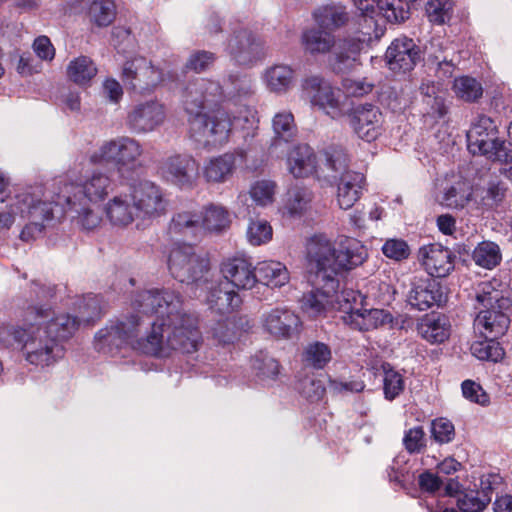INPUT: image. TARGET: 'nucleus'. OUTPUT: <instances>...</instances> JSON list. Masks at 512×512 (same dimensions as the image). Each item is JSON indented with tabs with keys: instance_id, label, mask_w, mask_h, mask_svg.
<instances>
[{
	"instance_id": "obj_54",
	"label": "nucleus",
	"mask_w": 512,
	"mask_h": 512,
	"mask_svg": "<svg viewBox=\"0 0 512 512\" xmlns=\"http://www.w3.org/2000/svg\"><path fill=\"white\" fill-rule=\"evenodd\" d=\"M453 7L452 0H428L425 10L430 22L442 25L451 19Z\"/></svg>"
},
{
	"instance_id": "obj_14",
	"label": "nucleus",
	"mask_w": 512,
	"mask_h": 512,
	"mask_svg": "<svg viewBox=\"0 0 512 512\" xmlns=\"http://www.w3.org/2000/svg\"><path fill=\"white\" fill-rule=\"evenodd\" d=\"M137 209L139 220L151 222L166 213L168 200L163 189L154 182L145 180L129 188Z\"/></svg>"
},
{
	"instance_id": "obj_60",
	"label": "nucleus",
	"mask_w": 512,
	"mask_h": 512,
	"mask_svg": "<svg viewBox=\"0 0 512 512\" xmlns=\"http://www.w3.org/2000/svg\"><path fill=\"white\" fill-rule=\"evenodd\" d=\"M431 435L438 444H447L455 437L454 425L446 418L434 419L431 423Z\"/></svg>"
},
{
	"instance_id": "obj_30",
	"label": "nucleus",
	"mask_w": 512,
	"mask_h": 512,
	"mask_svg": "<svg viewBox=\"0 0 512 512\" xmlns=\"http://www.w3.org/2000/svg\"><path fill=\"white\" fill-rule=\"evenodd\" d=\"M418 334L426 341L435 344L443 343L450 336L451 325L443 315H427L417 325Z\"/></svg>"
},
{
	"instance_id": "obj_18",
	"label": "nucleus",
	"mask_w": 512,
	"mask_h": 512,
	"mask_svg": "<svg viewBox=\"0 0 512 512\" xmlns=\"http://www.w3.org/2000/svg\"><path fill=\"white\" fill-rule=\"evenodd\" d=\"M386 64L393 72L411 71L420 60L419 47L407 37L395 39L385 53Z\"/></svg>"
},
{
	"instance_id": "obj_45",
	"label": "nucleus",
	"mask_w": 512,
	"mask_h": 512,
	"mask_svg": "<svg viewBox=\"0 0 512 512\" xmlns=\"http://www.w3.org/2000/svg\"><path fill=\"white\" fill-rule=\"evenodd\" d=\"M232 133L240 131L245 141L253 138L258 129L256 112L248 106H242L237 115L231 116Z\"/></svg>"
},
{
	"instance_id": "obj_29",
	"label": "nucleus",
	"mask_w": 512,
	"mask_h": 512,
	"mask_svg": "<svg viewBox=\"0 0 512 512\" xmlns=\"http://www.w3.org/2000/svg\"><path fill=\"white\" fill-rule=\"evenodd\" d=\"M313 19L317 26L331 33L346 26L350 16L346 7L341 4H327L318 7L313 12Z\"/></svg>"
},
{
	"instance_id": "obj_8",
	"label": "nucleus",
	"mask_w": 512,
	"mask_h": 512,
	"mask_svg": "<svg viewBox=\"0 0 512 512\" xmlns=\"http://www.w3.org/2000/svg\"><path fill=\"white\" fill-rule=\"evenodd\" d=\"M469 151L501 163L512 162V150L498 137V128L488 116L480 115L467 132Z\"/></svg>"
},
{
	"instance_id": "obj_38",
	"label": "nucleus",
	"mask_w": 512,
	"mask_h": 512,
	"mask_svg": "<svg viewBox=\"0 0 512 512\" xmlns=\"http://www.w3.org/2000/svg\"><path fill=\"white\" fill-rule=\"evenodd\" d=\"M230 55L240 64L252 62L256 45L247 30L238 31L228 42Z\"/></svg>"
},
{
	"instance_id": "obj_51",
	"label": "nucleus",
	"mask_w": 512,
	"mask_h": 512,
	"mask_svg": "<svg viewBox=\"0 0 512 512\" xmlns=\"http://www.w3.org/2000/svg\"><path fill=\"white\" fill-rule=\"evenodd\" d=\"M272 127L276 135L273 145H276L279 139L289 141L297 132L294 116L290 111H281L275 114L272 119Z\"/></svg>"
},
{
	"instance_id": "obj_9",
	"label": "nucleus",
	"mask_w": 512,
	"mask_h": 512,
	"mask_svg": "<svg viewBox=\"0 0 512 512\" xmlns=\"http://www.w3.org/2000/svg\"><path fill=\"white\" fill-rule=\"evenodd\" d=\"M168 269L178 281L186 284L197 283L209 271V260L187 243H175L168 254Z\"/></svg>"
},
{
	"instance_id": "obj_61",
	"label": "nucleus",
	"mask_w": 512,
	"mask_h": 512,
	"mask_svg": "<svg viewBox=\"0 0 512 512\" xmlns=\"http://www.w3.org/2000/svg\"><path fill=\"white\" fill-rule=\"evenodd\" d=\"M423 427L416 426L407 430L403 437V445L409 454L421 453L426 448V437Z\"/></svg>"
},
{
	"instance_id": "obj_21",
	"label": "nucleus",
	"mask_w": 512,
	"mask_h": 512,
	"mask_svg": "<svg viewBox=\"0 0 512 512\" xmlns=\"http://www.w3.org/2000/svg\"><path fill=\"white\" fill-rule=\"evenodd\" d=\"M107 220L115 227H128L134 221L139 220V215L134 204L130 190L121 192L110 198L104 205Z\"/></svg>"
},
{
	"instance_id": "obj_31",
	"label": "nucleus",
	"mask_w": 512,
	"mask_h": 512,
	"mask_svg": "<svg viewBox=\"0 0 512 512\" xmlns=\"http://www.w3.org/2000/svg\"><path fill=\"white\" fill-rule=\"evenodd\" d=\"M294 79V70L286 64L268 67L262 75L267 90L278 95L286 93L292 87Z\"/></svg>"
},
{
	"instance_id": "obj_10",
	"label": "nucleus",
	"mask_w": 512,
	"mask_h": 512,
	"mask_svg": "<svg viewBox=\"0 0 512 512\" xmlns=\"http://www.w3.org/2000/svg\"><path fill=\"white\" fill-rule=\"evenodd\" d=\"M302 92L311 106L321 110L332 119H339L346 113V102L341 90L334 87L321 75H311L302 82Z\"/></svg>"
},
{
	"instance_id": "obj_44",
	"label": "nucleus",
	"mask_w": 512,
	"mask_h": 512,
	"mask_svg": "<svg viewBox=\"0 0 512 512\" xmlns=\"http://www.w3.org/2000/svg\"><path fill=\"white\" fill-rule=\"evenodd\" d=\"M375 13L390 23H400L409 18V5L406 0H377Z\"/></svg>"
},
{
	"instance_id": "obj_46",
	"label": "nucleus",
	"mask_w": 512,
	"mask_h": 512,
	"mask_svg": "<svg viewBox=\"0 0 512 512\" xmlns=\"http://www.w3.org/2000/svg\"><path fill=\"white\" fill-rule=\"evenodd\" d=\"M312 199L311 190L305 187H295L289 190L284 209L292 217L301 216L310 208Z\"/></svg>"
},
{
	"instance_id": "obj_28",
	"label": "nucleus",
	"mask_w": 512,
	"mask_h": 512,
	"mask_svg": "<svg viewBox=\"0 0 512 512\" xmlns=\"http://www.w3.org/2000/svg\"><path fill=\"white\" fill-rule=\"evenodd\" d=\"M235 168V156L231 153H225L206 161L202 168V174L206 182L220 184L232 177Z\"/></svg>"
},
{
	"instance_id": "obj_48",
	"label": "nucleus",
	"mask_w": 512,
	"mask_h": 512,
	"mask_svg": "<svg viewBox=\"0 0 512 512\" xmlns=\"http://www.w3.org/2000/svg\"><path fill=\"white\" fill-rule=\"evenodd\" d=\"M471 345L472 354L480 360L497 362L504 356V350L496 341L498 337H481Z\"/></svg>"
},
{
	"instance_id": "obj_20",
	"label": "nucleus",
	"mask_w": 512,
	"mask_h": 512,
	"mask_svg": "<svg viewBox=\"0 0 512 512\" xmlns=\"http://www.w3.org/2000/svg\"><path fill=\"white\" fill-rule=\"evenodd\" d=\"M445 295L439 282L430 278H415L407 295V302L419 311L440 306Z\"/></svg>"
},
{
	"instance_id": "obj_27",
	"label": "nucleus",
	"mask_w": 512,
	"mask_h": 512,
	"mask_svg": "<svg viewBox=\"0 0 512 512\" xmlns=\"http://www.w3.org/2000/svg\"><path fill=\"white\" fill-rule=\"evenodd\" d=\"M206 302L210 309L220 314H226L238 309L242 303V299L228 282L221 281L217 286L211 288L207 295Z\"/></svg>"
},
{
	"instance_id": "obj_25",
	"label": "nucleus",
	"mask_w": 512,
	"mask_h": 512,
	"mask_svg": "<svg viewBox=\"0 0 512 512\" xmlns=\"http://www.w3.org/2000/svg\"><path fill=\"white\" fill-rule=\"evenodd\" d=\"M286 165L293 177H308L316 171V154L307 144L294 145L287 154Z\"/></svg>"
},
{
	"instance_id": "obj_39",
	"label": "nucleus",
	"mask_w": 512,
	"mask_h": 512,
	"mask_svg": "<svg viewBox=\"0 0 512 512\" xmlns=\"http://www.w3.org/2000/svg\"><path fill=\"white\" fill-rule=\"evenodd\" d=\"M301 360L306 367L324 369L332 360L331 347L321 341L310 342L304 347Z\"/></svg>"
},
{
	"instance_id": "obj_40",
	"label": "nucleus",
	"mask_w": 512,
	"mask_h": 512,
	"mask_svg": "<svg viewBox=\"0 0 512 512\" xmlns=\"http://www.w3.org/2000/svg\"><path fill=\"white\" fill-rule=\"evenodd\" d=\"M201 229L209 232L224 231L230 225V215L227 209L221 205L210 204L199 213Z\"/></svg>"
},
{
	"instance_id": "obj_50",
	"label": "nucleus",
	"mask_w": 512,
	"mask_h": 512,
	"mask_svg": "<svg viewBox=\"0 0 512 512\" xmlns=\"http://www.w3.org/2000/svg\"><path fill=\"white\" fill-rule=\"evenodd\" d=\"M277 184L273 180H257L250 186L249 194L254 203L266 207L274 202Z\"/></svg>"
},
{
	"instance_id": "obj_15",
	"label": "nucleus",
	"mask_w": 512,
	"mask_h": 512,
	"mask_svg": "<svg viewBox=\"0 0 512 512\" xmlns=\"http://www.w3.org/2000/svg\"><path fill=\"white\" fill-rule=\"evenodd\" d=\"M261 326L264 332L276 339H291L300 333L302 322L290 308L277 306L262 314Z\"/></svg>"
},
{
	"instance_id": "obj_34",
	"label": "nucleus",
	"mask_w": 512,
	"mask_h": 512,
	"mask_svg": "<svg viewBox=\"0 0 512 512\" xmlns=\"http://www.w3.org/2000/svg\"><path fill=\"white\" fill-rule=\"evenodd\" d=\"M221 101L226 100L237 104L238 102L250 97L255 92L253 79L248 75L231 74L228 82L223 89L221 87Z\"/></svg>"
},
{
	"instance_id": "obj_24",
	"label": "nucleus",
	"mask_w": 512,
	"mask_h": 512,
	"mask_svg": "<svg viewBox=\"0 0 512 512\" xmlns=\"http://www.w3.org/2000/svg\"><path fill=\"white\" fill-rule=\"evenodd\" d=\"M509 317L499 308L482 309L474 319V333L479 337H500L509 327Z\"/></svg>"
},
{
	"instance_id": "obj_12",
	"label": "nucleus",
	"mask_w": 512,
	"mask_h": 512,
	"mask_svg": "<svg viewBox=\"0 0 512 512\" xmlns=\"http://www.w3.org/2000/svg\"><path fill=\"white\" fill-rule=\"evenodd\" d=\"M142 152V146L137 140L122 136L103 142L86 161L93 165L111 163L121 170L133 166Z\"/></svg>"
},
{
	"instance_id": "obj_42",
	"label": "nucleus",
	"mask_w": 512,
	"mask_h": 512,
	"mask_svg": "<svg viewBox=\"0 0 512 512\" xmlns=\"http://www.w3.org/2000/svg\"><path fill=\"white\" fill-rule=\"evenodd\" d=\"M67 205L71 211L76 213L75 221L82 229L90 231L98 228L102 223V215L99 209L88 204H82L77 199H72V203Z\"/></svg>"
},
{
	"instance_id": "obj_36",
	"label": "nucleus",
	"mask_w": 512,
	"mask_h": 512,
	"mask_svg": "<svg viewBox=\"0 0 512 512\" xmlns=\"http://www.w3.org/2000/svg\"><path fill=\"white\" fill-rule=\"evenodd\" d=\"M96 64L88 56H78L72 59L66 67V76L69 81L78 86L90 85L92 79L97 75Z\"/></svg>"
},
{
	"instance_id": "obj_1",
	"label": "nucleus",
	"mask_w": 512,
	"mask_h": 512,
	"mask_svg": "<svg viewBox=\"0 0 512 512\" xmlns=\"http://www.w3.org/2000/svg\"><path fill=\"white\" fill-rule=\"evenodd\" d=\"M137 313L156 314L151 330L139 338L143 319L131 315L123 321L111 323L95 335V348L113 354L123 347L140 353L165 358L175 351L193 353L201 344V333L196 316L184 311L182 297L174 290H149L139 293L133 303Z\"/></svg>"
},
{
	"instance_id": "obj_58",
	"label": "nucleus",
	"mask_w": 512,
	"mask_h": 512,
	"mask_svg": "<svg viewBox=\"0 0 512 512\" xmlns=\"http://www.w3.org/2000/svg\"><path fill=\"white\" fill-rule=\"evenodd\" d=\"M297 389L304 398L311 402L321 400L325 393L323 383L313 375L300 379L297 384Z\"/></svg>"
},
{
	"instance_id": "obj_52",
	"label": "nucleus",
	"mask_w": 512,
	"mask_h": 512,
	"mask_svg": "<svg viewBox=\"0 0 512 512\" xmlns=\"http://www.w3.org/2000/svg\"><path fill=\"white\" fill-rule=\"evenodd\" d=\"M77 309L78 316L67 315L77 321L78 328L81 323H90L100 316L101 301L97 296L88 295L78 301Z\"/></svg>"
},
{
	"instance_id": "obj_56",
	"label": "nucleus",
	"mask_w": 512,
	"mask_h": 512,
	"mask_svg": "<svg viewBox=\"0 0 512 512\" xmlns=\"http://www.w3.org/2000/svg\"><path fill=\"white\" fill-rule=\"evenodd\" d=\"M273 236L270 223L263 219L252 220L247 229V239L250 244L259 246L268 243Z\"/></svg>"
},
{
	"instance_id": "obj_13",
	"label": "nucleus",
	"mask_w": 512,
	"mask_h": 512,
	"mask_svg": "<svg viewBox=\"0 0 512 512\" xmlns=\"http://www.w3.org/2000/svg\"><path fill=\"white\" fill-rule=\"evenodd\" d=\"M121 79L128 89L144 94L154 91L164 81V76L150 60L135 56L124 62Z\"/></svg>"
},
{
	"instance_id": "obj_53",
	"label": "nucleus",
	"mask_w": 512,
	"mask_h": 512,
	"mask_svg": "<svg viewBox=\"0 0 512 512\" xmlns=\"http://www.w3.org/2000/svg\"><path fill=\"white\" fill-rule=\"evenodd\" d=\"M383 376V391L387 400H394L404 390L405 382L403 376L394 370L389 364L382 365Z\"/></svg>"
},
{
	"instance_id": "obj_7",
	"label": "nucleus",
	"mask_w": 512,
	"mask_h": 512,
	"mask_svg": "<svg viewBox=\"0 0 512 512\" xmlns=\"http://www.w3.org/2000/svg\"><path fill=\"white\" fill-rule=\"evenodd\" d=\"M365 297L352 289H346L337 296L338 311L342 312L341 319L351 328L359 331H369L392 321L389 312L382 309H367L364 307Z\"/></svg>"
},
{
	"instance_id": "obj_64",
	"label": "nucleus",
	"mask_w": 512,
	"mask_h": 512,
	"mask_svg": "<svg viewBox=\"0 0 512 512\" xmlns=\"http://www.w3.org/2000/svg\"><path fill=\"white\" fill-rule=\"evenodd\" d=\"M382 252L386 257L396 261L406 259L410 255L409 246L402 239H388L382 247Z\"/></svg>"
},
{
	"instance_id": "obj_59",
	"label": "nucleus",
	"mask_w": 512,
	"mask_h": 512,
	"mask_svg": "<svg viewBox=\"0 0 512 512\" xmlns=\"http://www.w3.org/2000/svg\"><path fill=\"white\" fill-rule=\"evenodd\" d=\"M252 367L257 372V375L263 379L274 380L280 371L278 361L266 354L256 356L252 360Z\"/></svg>"
},
{
	"instance_id": "obj_57",
	"label": "nucleus",
	"mask_w": 512,
	"mask_h": 512,
	"mask_svg": "<svg viewBox=\"0 0 512 512\" xmlns=\"http://www.w3.org/2000/svg\"><path fill=\"white\" fill-rule=\"evenodd\" d=\"M436 90L437 88L434 83L422 84L421 86L423 101L430 107L428 113L433 116L443 117L447 112V108L444 98L441 95H438Z\"/></svg>"
},
{
	"instance_id": "obj_5",
	"label": "nucleus",
	"mask_w": 512,
	"mask_h": 512,
	"mask_svg": "<svg viewBox=\"0 0 512 512\" xmlns=\"http://www.w3.org/2000/svg\"><path fill=\"white\" fill-rule=\"evenodd\" d=\"M114 182L108 173L94 169L92 171H85L84 175L74 178V174L70 175V182L65 183L57 195V201L52 202L43 199L41 190H25L22 193H30L36 195L39 199L37 202L41 204H49L52 208L51 218L45 221V227L54 217V208L58 205L71 204L72 199L81 201L87 200L90 203H99L104 201L107 196L113 191ZM46 228H44L45 230Z\"/></svg>"
},
{
	"instance_id": "obj_3",
	"label": "nucleus",
	"mask_w": 512,
	"mask_h": 512,
	"mask_svg": "<svg viewBox=\"0 0 512 512\" xmlns=\"http://www.w3.org/2000/svg\"><path fill=\"white\" fill-rule=\"evenodd\" d=\"M77 330V321L68 315L54 316L50 308L30 307L21 326L4 329L21 345L25 360L34 366L47 367L64 356L62 341Z\"/></svg>"
},
{
	"instance_id": "obj_49",
	"label": "nucleus",
	"mask_w": 512,
	"mask_h": 512,
	"mask_svg": "<svg viewBox=\"0 0 512 512\" xmlns=\"http://www.w3.org/2000/svg\"><path fill=\"white\" fill-rule=\"evenodd\" d=\"M498 282L486 281L478 285L476 290V301L485 309H502L505 299L497 289Z\"/></svg>"
},
{
	"instance_id": "obj_55",
	"label": "nucleus",
	"mask_w": 512,
	"mask_h": 512,
	"mask_svg": "<svg viewBox=\"0 0 512 512\" xmlns=\"http://www.w3.org/2000/svg\"><path fill=\"white\" fill-rule=\"evenodd\" d=\"M115 13V4L112 0H94L89 7V16L98 26L111 24Z\"/></svg>"
},
{
	"instance_id": "obj_62",
	"label": "nucleus",
	"mask_w": 512,
	"mask_h": 512,
	"mask_svg": "<svg viewBox=\"0 0 512 512\" xmlns=\"http://www.w3.org/2000/svg\"><path fill=\"white\" fill-rule=\"evenodd\" d=\"M463 397L481 406H488L490 404L489 394L482 388V386L473 380H465L461 384Z\"/></svg>"
},
{
	"instance_id": "obj_37",
	"label": "nucleus",
	"mask_w": 512,
	"mask_h": 512,
	"mask_svg": "<svg viewBox=\"0 0 512 512\" xmlns=\"http://www.w3.org/2000/svg\"><path fill=\"white\" fill-rule=\"evenodd\" d=\"M257 280L266 286L277 288L288 283L290 276L284 264L278 261H262L256 267Z\"/></svg>"
},
{
	"instance_id": "obj_4",
	"label": "nucleus",
	"mask_w": 512,
	"mask_h": 512,
	"mask_svg": "<svg viewBox=\"0 0 512 512\" xmlns=\"http://www.w3.org/2000/svg\"><path fill=\"white\" fill-rule=\"evenodd\" d=\"M221 86L218 82L197 78L185 88L183 103L191 115L190 130L196 141L205 145H223L232 134L231 115L223 109L203 113L205 108L221 102Z\"/></svg>"
},
{
	"instance_id": "obj_26",
	"label": "nucleus",
	"mask_w": 512,
	"mask_h": 512,
	"mask_svg": "<svg viewBox=\"0 0 512 512\" xmlns=\"http://www.w3.org/2000/svg\"><path fill=\"white\" fill-rule=\"evenodd\" d=\"M365 177L362 173L347 171L342 174L337 187L336 200L341 209L347 210L360 199Z\"/></svg>"
},
{
	"instance_id": "obj_32",
	"label": "nucleus",
	"mask_w": 512,
	"mask_h": 512,
	"mask_svg": "<svg viewBox=\"0 0 512 512\" xmlns=\"http://www.w3.org/2000/svg\"><path fill=\"white\" fill-rule=\"evenodd\" d=\"M301 44L311 55L327 54L336 44L333 33L321 28H307L302 32Z\"/></svg>"
},
{
	"instance_id": "obj_2",
	"label": "nucleus",
	"mask_w": 512,
	"mask_h": 512,
	"mask_svg": "<svg viewBox=\"0 0 512 512\" xmlns=\"http://www.w3.org/2000/svg\"><path fill=\"white\" fill-rule=\"evenodd\" d=\"M366 248L356 240L336 250L325 235H314L306 244L308 267L314 271V289L303 295L301 309L311 318L325 315L330 309L338 310L337 275L361 265L367 258Z\"/></svg>"
},
{
	"instance_id": "obj_17",
	"label": "nucleus",
	"mask_w": 512,
	"mask_h": 512,
	"mask_svg": "<svg viewBox=\"0 0 512 512\" xmlns=\"http://www.w3.org/2000/svg\"><path fill=\"white\" fill-rule=\"evenodd\" d=\"M165 119V106L157 100H148L131 109L127 116V125L135 133H149L163 125Z\"/></svg>"
},
{
	"instance_id": "obj_35",
	"label": "nucleus",
	"mask_w": 512,
	"mask_h": 512,
	"mask_svg": "<svg viewBox=\"0 0 512 512\" xmlns=\"http://www.w3.org/2000/svg\"><path fill=\"white\" fill-rule=\"evenodd\" d=\"M448 41L441 38H432L429 46L426 47L428 52V60L437 64L436 76L439 80H445L453 75L455 66L453 59H447L446 55H442L448 49Z\"/></svg>"
},
{
	"instance_id": "obj_22",
	"label": "nucleus",
	"mask_w": 512,
	"mask_h": 512,
	"mask_svg": "<svg viewBox=\"0 0 512 512\" xmlns=\"http://www.w3.org/2000/svg\"><path fill=\"white\" fill-rule=\"evenodd\" d=\"M221 272L230 286L251 289L257 282L256 267L245 258L235 257L222 263Z\"/></svg>"
},
{
	"instance_id": "obj_33",
	"label": "nucleus",
	"mask_w": 512,
	"mask_h": 512,
	"mask_svg": "<svg viewBox=\"0 0 512 512\" xmlns=\"http://www.w3.org/2000/svg\"><path fill=\"white\" fill-rule=\"evenodd\" d=\"M168 230L171 236L195 237L201 230L199 213L194 209L177 211L169 223Z\"/></svg>"
},
{
	"instance_id": "obj_19",
	"label": "nucleus",
	"mask_w": 512,
	"mask_h": 512,
	"mask_svg": "<svg viewBox=\"0 0 512 512\" xmlns=\"http://www.w3.org/2000/svg\"><path fill=\"white\" fill-rule=\"evenodd\" d=\"M351 125L359 138L372 142L382 134L383 115L374 105H360L353 110Z\"/></svg>"
},
{
	"instance_id": "obj_6",
	"label": "nucleus",
	"mask_w": 512,
	"mask_h": 512,
	"mask_svg": "<svg viewBox=\"0 0 512 512\" xmlns=\"http://www.w3.org/2000/svg\"><path fill=\"white\" fill-rule=\"evenodd\" d=\"M36 195L18 193L10 197L4 210L0 211V229H8L17 219L26 220L20 238L29 242L44 234L45 221L51 218L52 208L49 204L37 202Z\"/></svg>"
},
{
	"instance_id": "obj_41",
	"label": "nucleus",
	"mask_w": 512,
	"mask_h": 512,
	"mask_svg": "<svg viewBox=\"0 0 512 512\" xmlns=\"http://www.w3.org/2000/svg\"><path fill=\"white\" fill-rule=\"evenodd\" d=\"M472 194L470 183L459 180L445 190L441 203L448 208L462 209L470 202Z\"/></svg>"
},
{
	"instance_id": "obj_43",
	"label": "nucleus",
	"mask_w": 512,
	"mask_h": 512,
	"mask_svg": "<svg viewBox=\"0 0 512 512\" xmlns=\"http://www.w3.org/2000/svg\"><path fill=\"white\" fill-rule=\"evenodd\" d=\"M472 259L476 265L484 269L492 270L502 260L499 246L491 241H482L474 249Z\"/></svg>"
},
{
	"instance_id": "obj_63",
	"label": "nucleus",
	"mask_w": 512,
	"mask_h": 512,
	"mask_svg": "<svg viewBox=\"0 0 512 512\" xmlns=\"http://www.w3.org/2000/svg\"><path fill=\"white\" fill-rule=\"evenodd\" d=\"M211 332L213 338L221 345L231 344L238 338L235 323L231 319L218 321Z\"/></svg>"
},
{
	"instance_id": "obj_23",
	"label": "nucleus",
	"mask_w": 512,
	"mask_h": 512,
	"mask_svg": "<svg viewBox=\"0 0 512 512\" xmlns=\"http://www.w3.org/2000/svg\"><path fill=\"white\" fill-rule=\"evenodd\" d=\"M420 253L426 271L433 277H446L454 269L452 252L440 244L423 247Z\"/></svg>"
},
{
	"instance_id": "obj_16",
	"label": "nucleus",
	"mask_w": 512,
	"mask_h": 512,
	"mask_svg": "<svg viewBox=\"0 0 512 512\" xmlns=\"http://www.w3.org/2000/svg\"><path fill=\"white\" fill-rule=\"evenodd\" d=\"M161 176L180 188H192L197 180L196 160L188 154H173L166 157L159 168Z\"/></svg>"
},
{
	"instance_id": "obj_11",
	"label": "nucleus",
	"mask_w": 512,
	"mask_h": 512,
	"mask_svg": "<svg viewBox=\"0 0 512 512\" xmlns=\"http://www.w3.org/2000/svg\"><path fill=\"white\" fill-rule=\"evenodd\" d=\"M383 34L382 28H376L373 32L360 28L355 36L339 40L329 57L331 69L335 73H347L360 65V54L363 48L379 40Z\"/></svg>"
},
{
	"instance_id": "obj_47",
	"label": "nucleus",
	"mask_w": 512,
	"mask_h": 512,
	"mask_svg": "<svg viewBox=\"0 0 512 512\" xmlns=\"http://www.w3.org/2000/svg\"><path fill=\"white\" fill-rule=\"evenodd\" d=\"M452 90L456 97L465 102H475L483 95L479 81L470 76L457 77L453 81Z\"/></svg>"
}]
</instances>
